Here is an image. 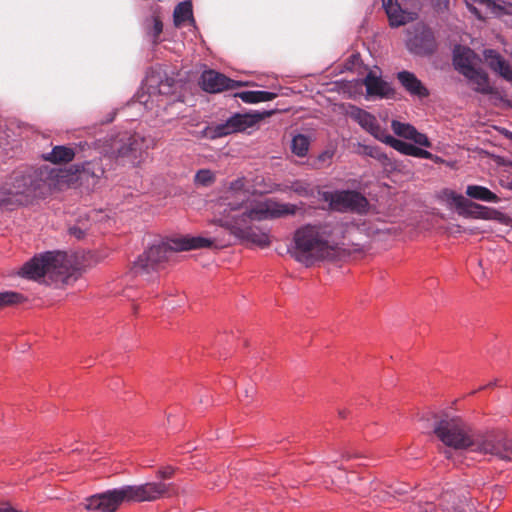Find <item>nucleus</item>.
<instances>
[{"label": "nucleus", "mask_w": 512, "mask_h": 512, "mask_svg": "<svg viewBox=\"0 0 512 512\" xmlns=\"http://www.w3.org/2000/svg\"><path fill=\"white\" fill-rule=\"evenodd\" d=\"M123 487L128 502L154 501L164 495L168 489L166 484L155 482Z\"/></svg>", "instance_id": "13"}, {"label": "nucleus", "mask_w": 512, "mask_h": 512, "mask_svg": "<svg viewBox=\"0 0 512 512\" xmlns=\"http://www.w3.org/2000/svg\"><path fill=\"white\" fill-rule=\"evenodd\" d=\"M391 127L394 133L399 137L412 140L415 144L420 146L431 147V142L427 136L418 132L414 126L408 123H402L397 120H393Z\"/></svg>", "instance_id": "21"}, {"label": "nucleus", "mask_w": 512, "mask_h": 512, "mask_svg": "<svg viewBox=\"0 0 512 512\" xmlns=\"http://www.w3.org/2000/svg\"><path fill=\"white\" fill-rule=\"evenodd\" d=\"M21 275L44 284H71L80 275L75 257L65 252H46L35 256L21 268Z\"/></svg>", "instance_id": "4"}, {"label": "nucleus", "mask_w": 512, "mask_h": 512, "mask_svg": "<svg viewBox=\"0 0 512 512\" xmlns=\"http://www.w3.org/2000/svg\"><path fill=\"white\" fill-rule=\"evenodd\" d=\"M440 509L432 502H426L423 507H421L423 512H462L459 510V507L455 505V497L452 494L446 493L443 495Z\"/></svg>", "instance_id": "27"}, {"label": "nucleus", "mask_w": 512, "mask_h": 512, "mask_svg": "<svg viewBox=\"0 0 512 512\" xmlns=\"http://www.w3.org/2000/svg\"><path fill=\"white\" fill-rule=\"evenodd\" d=\"M442 197L450 206H454L462 216L484 220H495L499 223H506L507 221V216L504 213L497 209L472 202L453 190H444L442 192Z\"/></svg>", "instance_id": "8"}, {"label": "nucleus", "mask_w": 512, "mask_h": 512, "mask_svg": "<svg viewBox=\"0 0 512 512\" xmlns=\"http://www.w3.org/2000/svg\"><path fill=\"white\" fill-rule=\"evenodd\" d=\"M102 159L85 163L81 168H76L77 180L88 188L94 187L104 175Z\"/></svg>", "instance_id": "19"}, {"label": "nucleus", "mask_w": 512, "mask_h": 512, "mask_svg": "<svg viewBox=\"0 0 512 512\" xmlns=\"http://www.w3.org/2000/svg\"><path fill=\"white\" fill-rule=\"evenodd\" d=\"M393 493L398 495H403L408 492L409 485L408 484H397L396 486H390L389 487Z\"/></svg>", "instance_id": "37"}, {"label": "nucleus", "mask_w": 512, "mask_h": 512, "mask_svg": "<svg viewBox=\"0 0 512 512\" xmlns=\"http://www.w3.org/2000/svg\"><path fill=\"white\" fill-rule=\"evenodd\" d=\"M128 502L124 487L95 494L86 499L85 508L89 511L115 512L118 507Z\"/></svg>", "instance_id": "12"}, {"label": "nucleus", "mask_w": 512, "mask_h": 512, "mask_svg": "<svg viewBox=\"0 0 512 512\" xmlns=\"http://www.w3.org/2000/svg\"><path fill=\"white\" fill-rule=\"evenodd\" d=\"M69 231L71 235L75 236L78 239H80L84 235V231L78 227H71Z\"/></svg>", "instance_id": "40"}, {"label": "nucleus", "mask_w": 512, "mask_h": 512, "mask_svg": "<svg viewBox=\"0 0 512 512\" xmlns=\"http://www.w3.org/2000/svg\"><path fill=\"white\" fill-rule=\"evenodd\" d=\"M364 84L369 96L386 97L391 91L388 83L382 80L378 69L369 71L364 79Z\"/></svg>", "instance_id": "23"}, {"label": "nucleus", "mask_w": 512, "mask_h": 512, "mask_svg": "<svg viewBox=\"0 0 512 512\" xmlns=\"http://www.w3.org/2000/svg\"><path fill=\"white\" fill-rule=\"evenodd\" d=\"M24 300L23 295L12 292V291H6V292H0V308L7 306V305H13L20 303Z\"/></svg>", "instance_id": "33"}, {"label": "nucleus", "mask_w": 512, "mask_h": 512, "mask_svg": "<svg viewBox=\"0 0 512 512\" xmlns=\"http://www.w3.org/2000/svg\"><path fill=\"white\" fill-rule=\"evenodd\" d=\"M310 138L303 134H297L292 138L291 151L298 157L307 155L310 147Z\"/></svg>", "instance_id": "31"}, {"label": "nucleus", "mask_w": 512, "mask_h": 512, "mask_svg": "<svg viewBox=\"0 0 512 512\" xmlns=\"http://www.w3.org/2000/svg\"><path fill=\"white\" fill-rule=\"evenodd\" d=\"M487 66L499 77L512 83V66L500 53L492 49H486L483 53Z\"/></svg>", "instance_id": "18"}, {"label": "nucleus", "mask_w": 512, "mask_h": 512, "mask_svg": "<svg viewBox=\"0 0 512 512\" xmlns=\"http://www.w3.org/2000/svg\"><path fill=\"white\" fill-rule=\"evenodd\" d=\"M156 139L150 135L140 133H122L111 138L104 152L107 156L129 163L133 166L139 165L146 152L154 148Z\"/></svg>", "instance_id": "7"}, {"label": "nucleus", "mask_w": 512, "mask_h": 512, "mask_svg": "<svg viewBox=\"0 0 512 512\" xmlns=\"http://www.w3.org/2000/svg\"><path fill=\"white\" fill-rule=\"evenodd\" d=\"M444 453H445V456H446L447 458H451V457H452V452H451V450L447 449V450H445V451H444Z\"/></svg>", "instance_id": "43"}, {"label": "nucleus", "mask_w": 512, "mask_h": 512, "mask_svg": "<svg viewBox=\"0 0 512 512\" xmlns=\"http://www.w3.org/2000/svg\"><path fill=\"white\" fill-rule=\"evenodd\" d=\"M390 496V492L384 491L379 494H376L375 497L378 498L381 501H385L387 497Z\"/></svg>", "instance_id": "42"}, {"label": "nucleus", "mask_w": 512, "mask_h": 512, "mask_svg": "<svg viewBox=\"0 0 512 512\" xmlns=\"http://www.w3.org/2000/svg\"><path fill=\"white\" fill-rule=\"evenodd\" d=\"M386 144L390 145L395 150H397L405 155L414 156V157L423 158V159H430V160L434 158L433 154L430 153L429 151L421 149L419 147H416L415 145L409 144L407 142L398 140L391 135L389 136Z\"/></svg>", "instance_id": "26"}, {"label": "nucleus", "mask_w": 512, "mask_h": 512, "mask_svg": "<svg viewBox=\"0 0 512 512\" xmlns=\"http://www.w3.org/2000/svg\"><path fill=\"white\" fill-rule=\"evenodd\" d=\"M466 195L470 198L484 202H499V197L495 193L480 185H468L466 188Z\"/></svg>", "instance_id": "28"}, {"label": "nucleus", "mask_w": 512, "mask_h": 512, "mask_svg": "<svg viewBox=\"0 0 512 512\" xmlns=\"http://www.w3.org/2000/svg\"><path fill=\"white\" fill-rule=\"evenodd\" d=\"M173 472H174L173 468L166 467V468H164V469L159 471V476L161 478H164V479L165 478H170L172 476Z\"/></svg>", "instance_id": "38"}, {"label": "nucleus", "mask_w": 512, "mask_h": 512, "mask_svg": "<svg viewBox=\"0 0 512 512\" xmlns=\"http://www.w3.org/2000/svg\"><path fill=\"white\" fill-rule=\"evenodd\" d=\"M510 137L512 138V133L510 134Z\"/></svg>", "instance_id": "46"}, {"label": "nucleus", "mask_w": 512, "mask_h": 512, "mask_svg": "<svg viewBox=\"0 0 512 512\" xmlns=\"http://www.w3.org/2000/svg\"><path fill=\"white\" fill-rule=\"evenodd\" d=\"M297 209L291 203L256 197L239 178L230 182L219 197L214 223L243 243L265 248L271 243L269 234L251 223L294 215Z\"/></svg>", "instance_id": "1"}, {"label": "nucleus", "mask_w": 512, "mask_h": 512, "mask_svg": "<svg viewBox=\"0 0 512 512\" xmlns=\"http://www.w3.org/2000/svg\"><path fill=\"white\" fill-rule=\"evenodd\" d=\"M174 80L168 77L163 78L160 72L152 71L147 74L141 90L137 93L139 104L146 109L152 110L159 106L160 97L169 95L172 92Z\"/></svg>", "instance_id": "9"}, {"label": "nucleus", "mask_w": 512, "mask_h": 512, "mask_svg": "<svg viewBox=\"0 0 512 512\" xmlns=\"http://www.w3.org/2000/svg\"><path fill=\"white\" fill-rule=\"evenodd\" d=\"M215 181V174L209 169H201L195 175V183L201 186H209Z\"/></svg>", "instance_id": "34"}, {"label": "nucleus", "mask_w": 512, "mask_h": 512, "mask_svg": "<svg viewBox=\"0 0 512 512\" xmlns=\"http://www.w3.org/2000/svg\"><path fill=\"white\" fill-rule=\"evenodd\" d=\"M59 171L47 165L21 167L9 176L0 188V206L23 205L33 198L43 197L57 185Z\"/></svg>", "instance_id": "3"}, {"label": "nucleus", "mask_w": 512, "mask_h": 512, "mask_svg": "<svg viewBox=\"0 0 512 512\" xmlns=\"http://www.w3.org/2000/svg\"><path fill=\"white\" fill-rule=\"evenodd\" d=\"M0 512H18L7 503L0 504Z\"/></svg>", "instance_id": "41"}, {"label": "nucleus", "mask_w": 512, "mask_h": 512, "mask_svg": "<svg viewBox=\"0 0 512 512\" xmlns=\"http://www.w3.org/2000/svg\"><path fill=\"white\" fill-rule=\"evenodd\" d=\"M213 240L202 236H182L150 246L134 262L131 273L144 281H152L161 265L168 258L171 251H186L191 249L211 247Z\"/></svg>", "instance_id": "5"}, {"label": "nucleus", "mask_w": 512, "mask_h": 512, "mask_svg": "<svg viewBox=\"0 0 512 512\" xmlns=\"http://www.w3.org/2000/svg\"><path fill=\"white\" fill-rule=\"evenodd\" d=\"M201 84L203 89L210 93H217L225 89H233L246 85V83L231 80L225 75L213 70L203 72L201 76Z\"/></svg>", "instance_id": "17"}, {"label": "nucleus", "mask_w": 512, "mask_h": 512, "mask_svg": "<svg viewBox=\"0 0 512 512\" xmlns=\"http://www.w3.org/2000/svg\"><path fill=\"white\" fill-rule=\"evenodd\" d=\"M404 1L383 0V7L391 26H401L414 19L415 13L408 12L402 8Z\"/></svg>", "instance_id": "20"}, {"label": "nucleus", "mask_w": 512, "mask_h": 512, "mask_svg": "<svg viewBox=\"0 0 512 512\" xmlns=\"http://www.w3.org/2000/svg\"><path fill=\"white\" fill-rule=\"evenodd\" d=\"M325 201L329 202L333 210L340 212H365L368 202L366 198L357 191L337 190L324 193Z\"/></svg>", "instance_id": "10"}, {"label": "nucleus", "mask_w": 512, "mask_h": 512, "mask_svg": "<svg viewBox=\"0 0 512 512\" xmlns=\"http://www.w3.org/2000/svg\"><path fill=\"white\" fill-rule=\"evenodd\" d=\"M174 23L176 26L182 25L192 16L191 5L187 2L179 3L174 10Z\"/></svg>", "instance_id": "32"}, {"label": "nucleus", "mask_w": 512, "mask_h": 512, "mask_svg": "<svg viewBox=\"0 0 512 512\" xmlns=\"http://www.w3.org/2000/svg\"><path fill=\"white\" fill-rule=\"evenodd\" d=\"M333 156H334V151L333 150H325L324 152H322L318 156L317 162L320 163V164H315V167L316 168H321L323 166L330 165Z\"/></svg>", "instance_id": "35"}, {"label": "nucleus", "mask_w": 512, "mask_h": 512, "mask_svg": "<svg viewBox=\"0 0 512 512\" xmlns=\"http://www.w3.org/2000/svg\"><path fill=\"white\" fill-rule=\"evenodd\" d=\"M481 443V454H490L504 461H512V439L494 432H487L486 439Z\"/></svg>", "instance_id": "14"}, {"label": "nucleus", "mask_w": 512, "mask_h": 512, "mask_svg": "<svg viewBox=\"0 0 512 512\" xmlns=\"http://www.w3.org/2000/svg\"><path fill=\"white\" fill-rule=\"evenodd\" d=\"M434 434L446 447L480 453L487 432H475L461 417L445 414L434 424Z\"/></svg>", "instance_id": "6"}, {"label": "nucleus", "mask_w": 512, "mask_h": 512, "mask_svg": "<svg viewBox=\"0 0 512 512\" xmlns=\"http://www.w3.org/2000/svg\"><path fill=\"white\" fill-rule=\"evenodd\" d=\"M344 230L340 223L302 226L294 232L288 252L296 261L310 266L334 256L344 238Z\"/></svg>", "instance_id": "2"}, {"label": "nucleus", "mask_w": 512, "mask_h": 512, "mask_svg": "<svg viewBox=\"0 0 512 512\" xmlns=\"http://www.w3.org/2000/svg\"><path fill=\"white\" fill-rule=\"evenodd\" d=\"M372 485H373L372 490L374 492H376L378 490V488H379V484L375 483V484H372Z\"/></svg>", "instance_id": "45"}, {"label": "nucleus", "mask_w": 512, "mask_h": 512, "mask_svg": "<svg viewBox=\"0 0 512 512\" xmlns=\"http://www.w3.org/2000/svg\"><path fill=\"white\" fill-rule=\"evenodd\" d=\"M432 3L437 9L442 10L444 8H447L449 0H432Z\"/></svg>", "instance_id": "39"}, {"label": "nucleus", "mask_w": 512, "mask_h": 512, "mask_svg": "<svg viewBox=\"0 0 512 512\" xmlns=\"http://www.w3.org/2000/svg\"><path fill=\"white\" fill-rule=\"evenodd\" d=\"M152 23H153V27L150 31V34L153 37V41L156 42L159 35L162 32L163 25H162V22L157 17L152 18Z\"/></svg>", "instance_id": "36"}, {"label": "nucleus", "mask_w": 512, "mask_h": 512, "mask_svg": "<svg viewBox=\"0 0 512 512\" xmlns=\"http://www.w3.org/2000/svg\"><path fill=\"white\" fill-rule=\"evenodd\" d=\"M463 76L468 80L469 85L475 91L482 94H491L493 92L488 75L482 69L475 68Z\"/></svg>", "instance_id": "25"}, {"label": "nucleus", "mask_w": 512, "mask_h": 512, "mask_svg": "<svg viewBox=\"0 0 512 512\" xmlns=\"http://www.w3.org/2000/svg\"><path fill=\"white\" fill-rule=\"evenodd\" d=\"M407 39L408 49L415 54H428L434 49V36L430 29L419 24L413 31H409Z\"/></svg>", "instance_id": "15"}, {"label": "nucleus", "mask_w": 512, "mask_h": 512, "mask_svg": "<svg viewBox=\"0 0 512 512\" xmlns=\"http://www.w3.org/2000/svg\"><path fill=\"white\" fill-rule=\"evenodd\" d=\"M74 158V151L72 148L66 146H56L46 156V160L53 163L69 162Z\"/></svg>", "instance_id": "30"}, {"label": "nucleus", "mask_w": 512, "mask_h": 512, "mask_svg": "<svg viewBox=\"0 0 512 512\" xmlns=\"http://www.w3.org/2000/svg\"><path fill=\"white\" fill-rule=\"evenodd\" d=\"M453 62L455 69L465 75L476 68V55L468 47L457 46L454 49Z\"/></svg>", "instance_id": "22"}, {"label": "nucleus", "mask_w": 512, "mask_h": 512, "mask_svg": "<svg viewBox=\"0 0 512 512\" xmlns=\"http://www.w3.org/2000/svg\"><path fill=\"white\" fill-rule=\"evenodd\" d=\"M272 113V111H264L249 114H235L225 123L219 124L215 128L210 129L207 136L210 138H219L234 132L243 131L265 117L270 116Z\"/></svg>", "instance_id": "11"}, {"label": "nucleus", "mask_w": 512, "mask_h": 512, "mask_svg": "<svg viewBox=\"0 0 512 512\" xmlns=\"http://www.w3.org/2000/svg\"><path fill=\"white\" fill-rule=\"evenodd\" d=\"M237 96L245 103H258L271 101L276 98L277 94L267 91H244L238 93Z\"/></svg>", "instance_id": "29"}, {"label": "nucleus", "mask_w": 512, "mask_h": 512, "mask_svg": "<svg viewBox=\"0 0 512 512\" xmlns=\"http://www.w3.org/2000/svg\"><path fill=\"white\" fill-rule=\"evenodd\" d=\"M350 117L355 120L363 129L369 132L376 139L386 143L390 134L382 129L377 123L376 118L370 113L358 108L352 107L349 112Z\"/></svg>", "instance_id": "16"}, {"label": "nucleus", "mask_w": 512, "mask_h": 512, "mask_svg": "<svg viewBox=\"0 0 512 512\" xmlns=\"http://www.w3.org/2000/svg\"><path fill=\"white\" fill-rule=\"evenodd\" d=\"M397 78L401 85L413 96L419 98L426 97L428 90L422 82L411 72L402 71L397 74Z\"/></svg>", "instance_id": "24"}, {"label": "nucleus", "mask_w": 512, "mask_h": 512, "mask_svg": "<svg viewBox=\"0 0 512 512\" xmlns=\"http://www.w3.org/2000/svg\"><path fill=\"white\" fill-rule=\"evenodd\" d=\"M352 457H354V455H351V454H349V453H344V454L342 455V458H344V459H350V458H352Z\"/></svg>", "instance_id": "44"}]
</instances>
